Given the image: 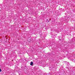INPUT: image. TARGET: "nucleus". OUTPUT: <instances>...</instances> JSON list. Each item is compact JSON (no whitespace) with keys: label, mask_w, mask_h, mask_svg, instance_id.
<instances>
[{"label":"nucleus","mask_w":75,"mask_h":75,"mask_svg":"<svg viewBox=\"0 0 75 75\" xmlns=\"http://www.w3.org/2000/svg\"><path fill=\"white\" fill-rule=\"evenodd\" d=\"M30 65H33V62H30Z\"/></svg>","instance_id":"1"},{"label":"nucleus","mask_w":75,"mask_h":75,"mask_svg":"<svg viewBox=\"0 0 75 75\" xmlns=\"http://www.w3.org/2000/svg\"><path fill=\"white\" fill-rule=\"evenodd\" d=\"M0 72H1V69H0Z\"/></svg>","instance_id":"2"}]
</instances>
